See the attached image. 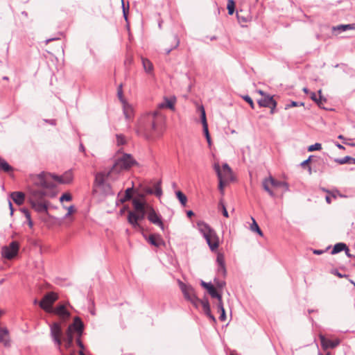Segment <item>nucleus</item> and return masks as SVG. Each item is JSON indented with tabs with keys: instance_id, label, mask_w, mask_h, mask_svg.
<instances>
[{
	"instance_id": "nucleus-25",
	"label": "nucleus",
	"mask_w": 355,
	"mask_h": 355,
	"mask_svg": "<svg viewBox=\"0 0 355 355\" xmlns=\"http://www.w3.org/2000/svg\"><path fill=\"white\" fill-rule=\"evenodd\" d=\"M331 29L333 33H336L338 35L343 31L355 29V24L338 25L333 26Z\"/></svg>"
},
{
	"instance_id": "nucleus-52",
	"label": "nucleus",
	"mask_w": 355,
	"mask_h": 355,
	"mask_svg": "<svg viewBox=\"0 0 355 355\" xmlns=\"http://www.w3.org/2000/svg\"><path fill=\"white\" fill-rule=\"evenodd\" d=\"M118 96L121 103H123V101H126V100L124 98L123 96V90H122V86L120 85L118 88Z\"/></svg>"
},
{
	"instance_id": "nucleus-10",
	"label": "nucleus",
	"mask_w": 355,
	"mask_h": 355,
	"mask_svg": "<svg viewBox=\"0 0 355 355\" xmlns=\"http://www.w3.org/2000/svg\"><path fill=\"white\" fill-rule=\"evenodd\" d=\"M258 94H259L262 98L257 101V103L260 107H267L270 106L271 103L275 101L273 96L266 94L262 90H258Z\"/></svg>"
},
{
	"instance_id": "nucleus-31",
	"label": "nucleus",
	"mask_w": 355,
	"mask_h": 355,
	"mask_svg": "<svg viewBox=\"0 0 355 355\" xmlns=\"http://www.w3.org/2000/svg\"><path fill=\"white\" fill-rule=\"evenodd\" d=\"M66 348H70L73 345V332L70 329H67L66 331V337L64 338Z\"/></svg>"
},
{
	"instance_id": "nucleus-48",
	"label": "nucleus",
	"mask_w": 355,
	"mask_h": 355,
	"mask_svg": "<svg viewBox=\"0 0 355 355\" xmlns=\"http://www.w3.org/2000/svg\"><path fill=\"white\" fill-rule=\"evenodd\" d=\"M116 143L118 146L125 144L126 143L125 137L122 135H116Z\"/></svg>"
},
{
	"instance_id": "nucleus-19",
	"label": "nucleus",
	"mask_w": 355,
	"mask_h": 355,
	"mask_svg": "<svg viewBox=\"0 0 355 355\" xmlns=\"http://www.w3.org/2000/svg\"><path fill=\"white\" fill-rule=\"evenodd\" d=\"M122 107L123 114L127 120H130L134 116V108L132 105H130L127 101H123Z\"/></svg>"
},
{
	"instance_id": "nucleus-61",
	"label": "nucleus",
	"mask_w": 355,
	"mask_h": 355,
	"mask_svg": "<svg viewBox=\"0 0 355 355\" xmlns=\"http://www.w3.org/2000/svg\"><path fill=\"white\" fill-rule=\"evenodd\" d=\"M137 217L139 218V220H141L145 217L146 211L137 212Z\"/></svg>"
},
{
	"instance_id": "nucleus-54",
	"label": "nucleus",
	"mask_w": 355,
	"mask_h": 355,
	"mask_svg": "<svg viewBox=\"0 0 355 355\" xmlns=\"http://www.w3.org/2000/svg\"><path fill=\"white\" fill-rule=\"evenodd\" d=\"M202 127H203V131H204V133L207 138V140L209 143L210 142V135H209V130H208V124L203 125Z\"/></svg>"
},
{
	"instance_id": "nucleus-16",
	"label": "nucleus",
	"mask_w": 355,
	"mask_h": 355,
	"mask_svg": "<svg viewBox=\"0 0 355 355\" xmlns=\"http://www.w3.org/2000/svg\"><path fill=\"white\" fill-rule=\"evenodd\" d=\"M144 191L147 194H155L157 197H161L162 195L161 182L159 181L155 183L153 188H150L149 187H145Z\"/></svg>"
},
{
	"instance_id": "nucleus-56",
	"label": "nucleus",
	"mask_w": 355,
	"mask_h": 355,
	"mask_svg": "<svg viewBox=\"0 0 355 355\" xmlns=\"http://www.w3.org/2000/svg\"><path fill=\"white\" fill-rule=\"evenodd\" d=\"M277 101H274L271 103L270 106H268V107H269V108L270 109V114H275V109H276V107H277Z\"/></svg>"
},
{
	"instance_id": "nucleus-49",
	"label": "nucleus",
	"mask_w": 355,
	"mask_h": 355,
	"mask_svg": "<svg viewBox=\"0 0 355 355\" xmlns=\"http://www.w3.org/2000/svg\"><path fill=\"white\" fill-rule=\"evenodd\" d=\"M71 200L72 196L69 193H64L60 198V201L61 202L63 201H71Z\"/></svg>"
},
{
	"instance_id": "nucleus-29",
	"label": "nucleus",
	"mask_w": 355,
	"mask_h": 355,
	"mask_svg": "<svg viewBox=\"0 0 355 355\" xmlns=\"http://www.w3.org/2000/svg\"><path fill=\"white\" fill-rule=\"evenodd\" d=\"M220 171L222 172L223 178H224L225 180L231 179L232 169L227 164L225 163L223 164V167L222 169L220 168Z\"/></svg>"
},
{
	"instance_id": "nucleus-24",
	"label": "nucleus",
	"mask_w": 355,
	"mask_h": 355,
	"mask_svg": "<svg viewBox=\"0 0 355 355\" xmlns=\"http://www.w3.org/2000/svg\"><path fill=\"white\" fill-rule=\"evenodd\" d=\"M10 197L12 200L18 205H21L24 203L25 199V195L21 191H15L10 194Z\"/></svg>"
},
{
	"instance_id": "nucleus-41",
	"label": "nucleus",
	"mask_w": 355,
	"mask_h": 355,
	"mask_svg": "<svg viewBox=\"0 0 355 355\" xmlns=\"http://www.w3.org/2000/svg\"><path fill=\"white\" fill-rule=\"evenodd\" d=\"M132 191H133V189L132 188H128L125 190V196H124L123 198L121 199V202H124L125 201H128V200H130L132 198Z\"/></svg>"
},
{
	"instance_id": "nucleus-45",
	"label": "nucleus",
	"mask_w": 355,
	"mask_h": 355,
	"mask_svg": "<svg viewBox=\"0 0 355 355\" xmlns=\"http://www.w3.org/2000/svg\"><path fill=\"white\" fill-rule=\"evenodd\" d=\"M201 304L202 306L203 311H209V309H210L209 303L207 300H200L198 302V305Z\"/></svg>"
},
{
	"instance_id": "nucleus-7",
	"label": "nucleus",
	"mask_w": 355,
	"mask_h": 355,
	"mask_svg": "<svg viewBox=\"0 0 355 355\" xmlns=\"http://www.w3.org/2000/svg\"><path fill=\"white\" fill-rule=\"evenodd\" d=\"M29 180L37 188H31L30 189V196L29 201H35V200H43L44 196H46V192L44 191V189H47L46 187H42L41 186H38L34 184L31 179Z\"/></svg>"
},
{
	"instance_id": "nucleus-21",
	"label": "nucleus",
	"mask_w": 355,
	"mask_h": 355,
	"mask_svg": "<svg viewBox=\"0 0 355 355\" xmlns=\"http://www.w3.org/2000/svg\"><path fill=\"white\" fill-rule=\"evenodd\" d=\"M148 242L155 247H159L164 244V241L159 234H150L147 239Z\"/></svg>"
},
{
	"instance_id": "nucleus-55",
	"label": "nucleus",
	"mask_w": 355,
	"mask_h": 355,
	"mask_svg": "<svg viewBox=\"0 0 355 355\" xmlns=\"http://www.w3.org/2000/svg\"><path fill=\"white\" fill-rule=\"evenodd\" d=\"M215 285L218 288H223L225 286V282L224 281H219L214 279Z\"/></svg>"
},
{
	"instance_id": "nucleus-11",
	"label": "nucleus",
	"mask_w": 355,
	"mask_h": 355,
	"mask_svg": "<svg viewBox=\"0 0 355 355\" xmlns=\"http://www.w3.org/2000/svg\"><path fill=\"white\" fill-rule=\"evenodd\" d=\"M67 329H70L71 331L77 332L79 336H81L84 329V324L79 317H76L73 320V322L70 324Z\"/></svg>"
},
{
	"instance_id": "nucleus-47",
	"label": "nucleus",
	"mask_w": 355,
	"mask_h": 355,
	"mask_svg": "<svg viewBox=\"0 0 355 355\" xmlns=\"http://www.w3.org/2000/svg\"><path fill=\"white\" fill-rule=\"evenodd\" d=\"M335 161L340 164H352V157H343L340 159H336Z\"/></svg>"
},
{
	"instance_id": "nucleus-26",
	"label": "nucleus",
	"mask_w": 355,
	"mask_h": 355,
	"mask_svg": "<svg viewBox=\"0 0 355 355\" xmlns=\"http://www.w3.org/2000/svg\"><path fill=\"white\" fill-rule=\"evenodd\" d=\"M8 330L6 328L0 329V343H3L4 346L10 345V340L8 338Z\"/></svg>"
},
{
	"instance_id": "nucleus-28",
	"label": "nucleus",
	"mask_w": 355,
	"mask_h": 355,
	"mask_svg": "<svg viewBox=\"0 0 355 355\" xmlns=\"http://www.w3.org/2000/svg\"><path fill=\"white\" fill-rule=\"evenodd\" d=\"M141 62L145 71L149 74L153 73L154 69L153 63L148 59L145 58H141Z\"/></svg>"
},
{
	"instance_id": "nucleus-34",
	"label": "nucleus",
	"mask_w": 355,
	"mask_h": 355,
	"mask_svg": "<svg viewBox=\"0 0 355 355\" xmlns=\"http://www.w3.org/2000/svg\"><path fill=\"white\" fill-rule=\"evenodd\" d=\"M270 184V180H269V177L267 178H265L262 182V186L263 189L271 196L274 197L275 193L274 192L270 189L269 185Z\"/></svg>"
},
{
	"instance_id": "nucleus-35",
	"label": "nucleus",
	"mask_w": 355,
	"mask_h": 355,
	"mask_svg": "<svg viewBox=\"0 0 355 355\" xmlns=\"http://www.w3.org/2000/svg\"><path fill=\"white\" fill-rule=\"evenodd\" d=\"M345 249H347V245L344 243H336L331 251V254H335L338 252H340L343 250H345Z\"/></svg>"
},
{
	"instance_id": "nucleus-18",
	"label": "nucleus",
	"mask_w": 355,
	"mask_h": 355,
	"mask_svg": "<svg viewBox=\"0 0 355 355\" xmlns=\"http://www.w3.org/2000/svg\"><path fill=\"white\" fill-rule=\"evenodd\" d=\"M211 236H209V238H208L209 240H206V241H207V243L208 244L210 250L211 251H214L219 246V239H218L215 230L213 231V234L211 233Z\"/></svg>"
},
{
	"instance_id": "nucleus-42",
	"label": "nucleus",
	"mask_w": 355,
	"mask_h": 355,
	"mask_svg": "<svg viewBox=\"0 0 355 355\" xmlns=\"http://www.w3.org/2000/svg\"><path fill=\"white\" fill-rule=\"evenodd\" d=\"M327 100L325 98H324L322 96V90L320 89L318 91V101H317V105L320 107H324L323 105L324 104L326 103Z\"/></svg>"
},
{
	"instance_id": "nucleus-36",
	"label": "nucleus",
	"mask_w": 355,
	"mask_h": 355,
	"mask_svg": "<svg viewBox=\"0 0 355 355\" xmlns=\"http://www.w3.org/2000/svg\"><path fill=\"white\" fill-rule=\"evenodd\" d=\"M207 291L211 297L213 298H216L218 300V302L222 301V295L217 292L216 288L214 286L210 287Z\"/></svg>"
},
{
	"instance_id": "nucleus-15",
	"label": "nucleus",
	"mask_w": 355,
	"mask_h": 355,
	"mask_svg": "<svg viewBox=\"0 0 355 355\" xmlns=\"http://www.w3.org/2000/svg\"><path fill=\"white\" fill-rule=\"evenodd\" d=\"M198 226L200 232L202 234L203 237L205 240H209V236H211V233L213 234V230L209 225L204 222L198 223Z\"/></svg>"
},
{
	"instance_id": "nucleus-23",
	"label": "nucleus",
	"mask_w": 355,
	"mask_h": 355,
	"mask_svg": "<svg viewBox=\"0 0 355 355\" xmlns=\"http://www.w3.org/2000/svg\"><path fill=\"white\" fill-rule=\"evenodd\" d=\"M269 180H270V184L272 187H282L284 189V191H289V185L286 182L276 180L271 175L269 176Z\"/></svg>"
},
{
	"instance_id": "nucleus-63",
	"label": "nucleus",
	"mask_w": 355,
	"mask_h": 355,
	"mask_svg": "<svg viewBox=\"0 0 355 355\" xmlns=\"http://www.w3.org/2000/svg\"><path fill=\"white\" fill-rule=\"evenodd\" d=\"M205 313L212 320L216 321L214 316L211 313V309H209V311H204Z\"/></svg>"
},
{
	"instance_id": "nucleus-37",
	"label": "nucleus",
	"mask_w": 355,
	"mask_h": 355,
	"mask_svg": "<svg viewBox=\"0 0 355 355\" xmlns=\"http://www.w3.org/2000/svg\"><path fill=\"white\" fill-rule=\"evenodd\" d=\"M218 310L220 312V315L219 316V319L220 321H225L226 319L225 311L223 306V301L219 302L217 305Z\"/></svg>"
},
{
	"instance_id": "nucleus-39",
	"label": "nucleus",
	"mask_w": 355,
	"mask_h": 355,
	"mask_svg": "<svg viewBox=\"0 0 355 355\" xmlns=\"http://www.w3.org/2000/svg\"><path fill=\"white\" fill-rule=\"evenodd\" d=\"M252 223L250 225V230L252 231V232H257L259 235L262 236L263 235V233H262V231L261 230V229L259 228L258 224L257 223L256 220H254V218L252 217Z\"/></svg>"
},
{
	"instance_id": "nucleus-4",
	"label": "nucleus",
	"mask_w": 355,
	"mask_h": 355,
	"mask_svg": "<svg viewBox=\"0 0 355 355\" xmlns=\"http://www.w3.org/2000/svg\"><path fill=\"white\" fill-rule=\"evenodd\" d=\"M137 163L133 157H121L112 166V171L120 173L121 171L128 170Z\"/></svg>"
},
{
	"instance_id": "nucleus-40",
	"label": "nucleus",
	"mask_w": 355,
	"mask_h": 355,
	"mask_svg": "<svg viewBox=\"0 0 355 355\" xmlns=\"http://www.w3.org/2000/svg\"><path fill=\"white\" fill-rule=\"evenodd\" d=\"M216 262L218 266H222V269L225 270V258L223 254H218L216 257Z\"/></svg>"
},
{
	"instance_id": "nucleus-60",
	"label": "nucleus",
	"mask_w": 355,
	"mask_h": 355,
	"mask_svg": "<svg viewBox=\"0 0 355 355\" xmlns=\"http://www.w3.org/2000/svg\"><path fill=\"white\" fill-rule=\"evenodd\" d=\"M310 97L313 101L317 103L318 97L316 94H315L314 92H310Z\"/></svg>"
},
{
	"instance_id": "nucleus-17",
	"label": "nucleus",
	"mask_w": 355,
	"mask_h": 355,
	"mask_svg": "<svg viewBox=\"0 0 355 355\" xmlns=\"http://www.w3.org/2000/svg\"><path fill=\"white\" fill-rule=\"evenodd\" d=\"M32 207L38 213H46L48 210L47 204L43 200H35L30 202Z\"/></svg>"
},
{
	"instance_id": "nucleus-30",
	"label": "nucleus",
	"mask_w": 355,
	"mask_h": 355,
	"mask_svg": "<svg viewBox=\"0 0 355 355\" xmlns=\"http://www.w3.org/2000/svg\"><path fill=\"white\" fill-rule=\"evenodd\" d=\"M0 171L6 173L13 171V168L2 157H0Z\"/></svg>"
},
{
	"instance_id": "nucleus-22",
	"label": "nucleus",
	"mask_w": 355,
	"mask_h": 355,
	"mask_svg": "<svg viewBox=\"0 0 355 355\" xmlns=\"http://www.w3.org/2000/svg\"><path fill=\"white\" fill-rule=\"evenodd\" d=\"M98 190H99L105 196L114 195L112 187L110 184L107 182V180L102 184L96 187V191L94 192H96Z\"/></svg>"
},
{
	"instance_id": "nucleus-20",
	"label": "nucleus",
	"mask_w": 355,
	"mask_h": 355,
	"mask_svg": "<svg viewBox=\"0 0 355 355\" xmlns=\"http://www.w3.org/2000/svg\"><path fill=\"white\" fill-rule=\"evenodd\" d=\"M214 169L216 171L219 180L218 189L223 194L224 193V181L225 180L224 178H223L222 172L220 171V166L219 163L215 162L214 164Z\"/></svg>"
},
{
	"instance_id": "nucleus-33",
	"label": "nucleus",
	"mask_w": 355,
	"mask_h": 355,
	"mask_svg": "<svg viewBox=\"0 0 355 355\" xmlns=\"http://www.w3.org/2000/svg\"><path fill=\"white\" fill-rule=\"evenodd\" d=\"M175 99L165 98L164 103L159 104V108L167 107L168 109L173 110L174 107H175Z\"/></svg>"
},
{
	"instance_id": "nucleus-3",
	"label": "nucleus",
	"mask_w": 355,
	"mask_h": 355,
	"mask_svg": "<svg viewBox=\"0 0 355 355\" xmlns=\"http://www.w3.org/2000/svg\"><path fill=\"white\" fill-rule=\"evenodd\" d=\"M180 288L183 293L184 297L189 301L194 306H198L200 299L196 296L195 289L191 285H187L179 281Z\"/></svg>"
},
{
	"instance_id": "nucleus-44",
	"label": "nucleus",
	"mask_w": 355,
	"mask_h": 355,
	"mask_svg": "<svg viewBox=\"0 0 355 355\" xmlns=\"http://www.w3.org/2000/svg\"><path fill=\"white\" fill-rule=\"evenodd\" d=\"M235 3L233 0H229L227 1V8L228 10L229 15H232L234 12Z\"/></svg>"
},
{
	"instance_id": "nucleus-64",
	"label": "nucleus",
	"mask_w": 355,
	"mask_h": 355,
	"mask_svg": "<svg viewBox=\"0 0 355 355\" xmlns=\"http://www.w3.org/2000/svg\"><path fill=\"white\" fill-rule=\"evenodd\" d=\"M311 157H309V158H308L307 159H306L305 161L302 162L301 163L302 166H303V167H304V166H305L306 165H307V164L310 162Z\"/></svg>"
},
{
	"instance_id": "nucleus-1",
	"label": "nucleus",
	"mask_w": 355,
	"mask_h": 355,
	"mask_svg": "<svg viewBox=\"0 0 355 355\" xmlns=\"http://www.w3.org/2000/svg\"><path fill=\"white\" fill-rule=\"evenodd\" d=\"M164 116L159 111L148 113L141 116L136 126L138 135L146 138L151 137L153 132L162 124Z\"/></svg>"
},
{
	"instance_id": "nucleus-43",
	"label": "nucleus",
	"mask_w": 355,
	"mask_h": 355,
	"mask_svg": "<svg viewBox=\"0 0 355 355\" xmlns=\"http://www.w3.org/2000/svg\"><path fill=\"white\" fill-rule=\"evenodd\" d=\"M200 112V114H201V122H202V125H207V118H206V113H205V108L203 106H200L198 107Z\"/></svg>"
},
{
	"instance_id": "nucleus-2",
	"label": "nucleus",
	"mask_w": 355,
	"mask_h": 355,
	"mask_svg": "<svg viewBox=\"0 0 355 355\" xmlns=\"http://www.w3.org/2000/svg\"><path fill=\"white\" fill-rule=\"evenodd\" d=\"M73 175L71 170H69L62 175H53L46 172L39 174H30L31 180L35 184L42 187L53 188L54 182L60 184H69L73 180Z\"/></svg>"
},
{
	"instance_id": "nucleus-5",
	"label": "nucleus",
	"mask_w": 355,
	"mask_h": 355,
	"mask_svg": "<svg viewBox=\"0 0 355 355\" xmlns=\"http://www.w3.org/2000/svg\"><path fill=\"white\" fill-rule=\"evenodd\" d=\"M58 299V296L53 292L46 293L40 302V306L46 312L51 313L53 311V304Z\"/></svg>"
},
{
	"instance_id": "nucleus-51",
	"label": "nucleus",
	"mask_w": 355,
	"mask_h": 355,
	"mask_svg": "<svg viewBox=\"0 0 355 355\" xmlns=\"http://www.w3.org/2000/svg\"><path fill=\"white\" fill-rule=\"evenodd\" d=\"M219 206L221 207V209H222V212H223V215L226 217V218H228L229 217V214H228V212L227 211V209L225 207V205H224V203L223 202L222 200L220 201L219 202Z\"/></svg>"
},
{
	"instance_id": "nucleus-9",
	"label": "nucleus",
	"mask_w": 355,
	"mask_h": 355,
	"mask_svg": "<svg viewBox=\"0 0 355 355\" xmlns=\"http://www.w3.org/2000/svg\"><path fill=\"white\" fill-rule=\"evenodd\" d=\"M112 173H114L113 171H112V169H110L109 171H104L96 173L95 175V179L94 182L93 191H96V187L105 182Z\"/></svg>"
},
{
	"instance_id": "nucleus-57",
	"label": "nucleus",
	"mask_w": 355,
	"mask_h": 355,
	"mask_svg": "<svg viewBox=\"0 0 355 355\" xmlns=\"http://www.w3.org/2000/svg\"><path fill=\"white\" fill-rule=\"evenodd\" d=\"M67 209L68 211H67V214L65 215V218L69 216L75 211V208L73 205L69 206Z\"/></svg>"
},
{
	"instance_id": "nucleus-12",
	"label": "nucleus",
	"mask_w": 355,
	"mask_h": 355,
	"mask_svg": "<svg viewBox=\"0 0 355 355\" xmlns=\"http://www.w3.org/2000/svg\"><path fill=\"white\" fill-rule=\"evenodd\" d=\"M148 219L149 221L155 225H158L162 230H164V223L161 219V217L157 214L154 209L150 208L148 215Z\"/></svg>"
},
{
	"instance_id": "nucleus-14",
	"label": "nucleus",
	"mask_w": 355,
	"mask_h": 355,
	"mask_svg": "<svg viewBox=\"0 0 355 355\" xmlns=\"http://www.w3.org/2000/svg\"><path fill=\"white\" fill-rule=\"evenodd\" d=\"M321 346L323 348V349H327L329 348H334L337 347L340 344V340L336 339L334 340H331L330 339H327L324 337V336L320 334L319 336Z\"/></svg>"
},
{
	"instance_id": "nucleus-27",
	"label": "nucleus",
	"mask_w": 355,
	"mask_h": 355,
	"mask_svg": "<svg viewBox=\"0 0 355 355\" xmlns=\"http://www.w3.org/2000/svg\"><path fill=\"white\" fill-rule=\"evenodd\" d=\"M128 221L133 227H139V218L137 214L134 211H129L128 214Z\"/></svg>"
},
{
	"instance_id": "nucleus-62",
	"label": "nucleus",
	"mask_w": 355,
	"mask_h": 355,
	"mask_svg": "<svg viewBox=\"0 0 355 355\" xmlns=\"http://www.w3.org/2000/svg\"><path fill=\"white\" fill-rule=\"evenodd\" d=\"M297 106V103L295 101H292L291 104H287L285 107V109L287 110L288 108H291L292 107H296Z\"/></svg>"
},
{
	"instance_id": "nucleus-13",
	"label": "nucleus",
	"mask_w": 355,
	"mask_h": 355,
	"mask_svg": "<svg viewBox=\"0 0 355 355\" xmlns=\"http://www.w3.org/2000/svg\"><path fill=\"white\" fill-rule=\"evenodd\" d=\"M51 313H54L58 315L62 320H65L70 317V313L67 310L64 304H60L57 306Z\"/></svg>"
},
{
	"instance_id": "nucleus-58",
	"label": "nucleus",
	"mask_w": 355,
	"mask_h": 355,
	"mask_svg": "<svg viewBox=\"0 0 355 355\" xmlns=\"http://www.w3.org/2000/svg\"><path fill=\"white\" fill-rule=\"evenodd\" d=\"M200 285L203 288H206L207 291L209 289L210 287H211L213 286L211 283H207L204 281H201Z\"/></svg>"
},
{
	"instance_id": "nucleus-8",
	"label": "nucleus",
	"mask_w": 355,
	"mask_h": 355,
	"mask_svg": "<svg viewBox=\"0 0 355 355\" xmlns=\"http://www.w3.org/2000/svg\"><path fill=\"white\" fill-rule=\"evenodd\" d=\"M51 335L55 343L60 347L61 345L60 336L62 335V329L59 323L54 322L51 325Z\"/></svg>"
},
{
	"instance_id": "nucleus-53",
	"label": "nucleus",
	"mask_w": 355,
	"mask_h": 355,
	"mask_svg": "<svg viewBox=\"0 0 355 355\" xmlns=\"http://www.w3.org/2000/svg\"><path fill=\"white\" fill-rule=\"evenodd\" d=\"M243 98L250 105L251 108H254V104L252 99L249 96H244Z\"/></svg>"
},
{
	"instance_id": "nucleus-59",
	"label": "nucleus",
	"mask_w": 355,
	"mask_h": 355,
	"mask_svg": "<svg viewBox=\"0 0 355 355\" xmlns=\"http://www.w3.org/2000/svg\"><path fill=\"white\" fill-rule=\"evenodd\" d=\"M80 337L81 336H79L76 339V343L78 344V345L79 346V347L81 349V350L83 351V349H84V345L83 343H82L81 340H80Z\"/></svg>"
},
{
	"instance_id": "nucleus-46",
	"label": "nucleus",
	"mask_w": 355,
	"mask_h": 355,
	"mask_svg": "<svg viewBox=\"0 0 355 355\" xmlns=\"http://www.w3.org/2000/svg\"><path fill=\"white\" fill-rule=\"evenodd\" d=\"M22 212L24 214V215L26 218V220H27L29 227H32L33 226V223L31 220V214H30L29 211L28 209H24L22 210Z\"/></svg>"
},
{
	"instance_id": "nucleus-6",
	"label": "nucleus",
	"mask_w": 355,
	"mask_h": 355,
	"mask_svg": "<svg viewBox=\"0 0 355 355\" xmlns=\"http://www.w3.org/2000/svg\"><path fill=\"white\" fill-rule=\"evenodd\" d=\"M19 245L17 241H12L9 245L2 248V256L7 259H13L18 253Z\"/></svg>"
},
{
	"instance_id": "nucleus-32",
	"label": "nucleus",
	"mask_w": 355,
	"mask_h": 355,
	"mask_svg": "<svg viewBox=\"0 0 355 355\" xmlns=\"http://www.w3.org/2000/svg\"><path fill=\"white\" fill-rule=\"evenodd\" d=\"M132 205L134 207V209L137 212H143L145 211V206L144 203L142 202L141 200L135 198L132 200Z\"/></svg>"
},
{
	"instance_id": "nucleus-50",
	"label": "nucleus",
	"mask_w": 355,
	"mask_h": 355,
	"mask_svg": "<svg viewBox=\"0 0 355 355\" xmlns=\"http://www.w3.org/2000/svg\"><path fill=\"white\" fill-rule=\"evenodd\" d=\"M322 148V145L319 143H315V144L313 145H311L309 146L308 148V150L309 152H312V151H314V150H319Z\"/></svg>"
},
{
	"instance_id": "nucleus-38",
	"label": "nucleus",
	"mask_w": 355,
	"mask_h": 355,
	"mask_svg": "<svg viewBox=\"0 0 355 355\" xmlns=\"http://www.w3.org/2000/svg\"><path fill=\"white\" fill-rule=\"evenodd\" d=\"M176 196L178 199L180 200L182 205L185 206L187 201V196L180 191H178L176 192Z\"/></svg>"
}]
</instances>
